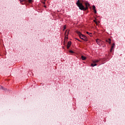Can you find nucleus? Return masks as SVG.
I'll return each mask as SVG.
<instances>
[{
    "label": "nucleus",
    "mask_w": 125,
    "mask_h": 125,
    "mask_svg": "<svg viewBox=\"0 0 125 125\" xmlns=\"http://www.w3.org/2000/svg\"><path fill=\"white\" fill-rule=\"evenodd\" d=\"M85 8H86V9H87V8H88V6H89L90 4L89 3H88V2H85Z\"/></svg>",
    "instance_id": "20e7f679"
},
{
    "label": "nucleus",
    "mask_w": 125,
    "mask_h": 125,
    "mask_svg": "<svg viewBox=\"0 0 125 125\" xmlns=\"http://www.w3.org/2000/svg\"><path fill=\"white\" fill-rule=\"evenodd\" d=\"M3 89V87H2V86H0V89Z\"/></svg>",
    "instance_id": "dca6fc26"
},
{
    "label": "nucleus",
    "mask_w": 125,
    "mask_h": 125,
    "mask_svg": "<svg viewBox=\"0 0 125 125\" xmlns=\"http://www.w3.org/2000/svg\"><path fill=\"white\" fill-rule=\"evenodd\" d=\"M69 52L70 53H74V51H72V50H69Z\"/></svg>",
    "instance_id": "4468645a"
},
{
    "label": "nucleus",
    "mask_w": 125,
    "mask_h": 125,
    "mask_svg": "<svg viewBox=\"0 0 125 125\" xmlns=\"http://www.w3.org/2000/svg\"><path fill=\"white\" fill-rule=\"evenodd\" d=\"M65 29H66V26H64V30H65Z\"/></svg>",
    "instance_id": "412c9836"
},
{
    "label": "nucleus",
    "mask_w": 125,
    "mask_h": 125,
    "mask_svg": "<svg viewBox=\"0 0 125 125\" xmlns=\"http://www.w3.org/2000/svg\"><path fill=\"white\" fill-rule=\"evenodd\" d=\"M70 31V30H66L65 33V38H66V37H68V35H69V32Z\"/></svg>",
    "instance_id": "39448f33"
},
{
    "label": "nucleus",
    "mask_w": 125,
    "mask_h": 125,
    "mask_svg": "<svg viewBox=\"0 0 125 125\" xmlns=\"http://www.w3.org/2000/svg\"><path fill=\"white\" fill-rule=\"evenodd\" d=\"M81 58L82 60H85L86 59V57L83 56H82Z\"/></svg>",
    "instance_id": "9d476101"
},
{
    "label": "nucleus",
    "mask_w": 125,
    "mask_h": 125,
    "mask_svg": "<svg viewBox=\"0 0 125 125\" xmlns=\"http://www.w3.org/2000/svg\"><path fill=\"white\" fill-rule=\"evenodd\" d=\"M32 1H33L32 0H28V2H29V3H31Z\"/></svg>",
    "instance_id": "2eb2a0df"
},
{
    "label": "nucleus",
    "mask_w": 125,
    "mask_h": 125,
    "mask_svg": "<svg viewBox=\"0 0 125 125\" xmlns=\"http://www.w3.org/2000/svg\"><path fill=\"white\" fill-rule=\"evenodd\" d=\"M94 22H95V23H96V24H97V21H96L94 20Z\"/></svg>",
    "instance_id": "f3484780"
},
{
    "label": "nucleus",
    "mask_w": 125,
    "mask_h": 125,
    "mask_svg": "<svg viewBox=\"0 0 125 125\" xmlns=\"http://www.w3.org/2000/svg\"><path fill=\"white\" fill-rule=\"evenodd\" d=\"M72 42H68L67 43V48H69L71 46V44Z\"/></svg>",
    "instance_id": "423d86ee"
},
{
    "label": "nucleus",
    "mask_w": 125,
    "mask_h": 125,
    "mask_svg": "<svg viewBox=\"0 0 125 125\" xmlns=\"http://www.w3.org/2000/svg\"><path fill=\"white\" fill-rule=\"evenodd\" d=\"M100 61V60H95L93 61V63H94L95 64L96 63H98Z\"/></svg>",
    "instance_id": "6e6552de"
},
{
    "label": "nucleus",
    "mask_w": 125,
    "mask_h": 125,
    "mask_svg": "<svg viewBox=\"0 0 125 125\" xmlns=\"http://www.w3.org/2000/svg\"><path fill=\"white\" fill-rule=\"evenodd\" d=\"M20 0V1H24V0Z\"/></svg>",
    "instance_id": "a211bd4d"
},
{
    "label": "nucleus",
    "mask_w": 125,
    "mask_h": 125,
    "mask_svg": "<svg viewBox=\"0 0 125 125\" xmlns=\"http://www.w3.org/2000/svg\"><path fill=\"white\" fill-rule=\"evenodd\" d=\"M76 4L81 10H86V8L84 7V6L83 5V3L80 2V0H78L77 1Z\"/></svg>",
    "instance_id": "f03ea898"
},
{
    "label": "nucleus",
    "mask_w": 125,
    "mask_h": 125,
    "mask_svg": "<svg viewBox=\"0 0 125 125\" xmlns=\"http://www.w3.org/2000/svg\"><path fill=\"white\" fill-rule=\"evenodd\" d=\"M86 34H87V35H89V36H90V37H91L92 36L91 33L88 32H86Z\"/></svg>",
    "instance_id": "9b49d317"
},
{
    "label": "nucleus",
    "mask_w": 125,
    "mask_h": 125,
    "mask_svg": "<svg viewBox=\"0 0 125 125\" xmlns=\"http://www.w3.org/2000/svg\"><path fill=\"white\" fill-rule=\"evenodd\" d=\"M44 7H45V8H46V5H44Z\"/></svg>",
    "instance_id": "aec40b11"
},
{
    "label": "nucleus",
    "mask_w": 125,
    "mask_h": 125,
    "mask_svg": "<svg viewBox=\"0 0 125 125\" xmlns=\"http://www.w3.org/2000/svg\"><path fill=\"white\" fill-rule=\"evenodd\" d=\"M76 40H78V39H76Z\"/></svg>",
    "instance_id": "5701e85b"
},
{
    "label": "nucleus",
    "mask_w": 125,
    "mask_h": 125,
    "mask_svg": "<svg viewBox=\"0 0 125 125\" xmlns=\"http://www.w3.org/2000/svg\"><path fill=\"white\" fill-rule=\"evenodd\" d=\"M93 10L94 11V13H97L96 7H95V5H93Z\"/></svg>",
    "instance_id": "0eeeda50"
},
{
    "label": "nucleus",
    "mask_w": 125,
    "mask_h": 125,
    "mask_svg": "<svg viewBox=\"0 0 125 125\" xmlns=\"http://www.w3.org/2000/svg\"><path fill=\"white\" fill-rule=\"evenodd\" d=\"M76 33L79 35L80 39L83 40V41H84L85 42H87V37L83 35L81 32L77 31Z\"/></svg>",
    "instance_id": "f257e3e1"
},
{
    "label": "nucleus",
    "mask_w": 125,
    "mask_h": 125,
    "mask_svg": "<svg viewBox=\"0 0 125 125\" xmlns=\"http://www.w3.org/2000/svg\"><path fill=\"white\" fill-rule=\"evenodd\" d=\"M42 3H43V4H45V1L42 2Z\"/></svg>",
    "instance_id": "6ab92c4d"
},
{
    "label": "nucleus",
    "mask_w": 125,
    "mask_h": 125,
    "mask_svg": "<svg viewBox=\"0 0 125 125\" xmlns=\"http://www.w3.org/2000/svg\"><path fill=\"white\" fill-rule=\"evenodd\" d=\"M110 43H111V39H110Z\"/></svg>",
    "instance_id": "4be33fe9"
},
{
    "label": "nucleus",
    "mask_w": 125,
    "mask_h": 125,
    "mask_svg": "<svg viewBox=\"0 0 125 125\" xmlns=\"http://www.w3.org/2000/svg\"><path fill=\"white\" fill-rule=\"evenodd\" d=\"M106 42H108V43H110V39H108V40H106Z\"/></svg>",
    "instance_id": "ddd939ff"
},
{
    "label": "nucleus",
    "mask_w": 125,
    "mask_h": 125,
    "mask_svg": "<svg viewBox=\"0 0 125 125\" xmlns=\"http://www.w3.org/2000/svg\"><path fill=\"white\" fill-rule=\"evenodd\" d=\"M96 42L99 45H101L103 43V42L99 39L96 40Z\"/></svg>",
    "instance_id": "7ed1b4c3"
},
{
    "label": "nucleus",
    "mask_w": 125,
    "mask_h": 125,
    "mask_svg": "<svg viewBox=\"0 0 125 125\" xmlns=\"http://www.w3.org/2000/svg\"><path fill=\"white\" fill-rule=\"evenodd\" d=\"M91 66H92V67H95V66H97V64H96V63H92Z\"/></svg>",
    "instance_id": "f8f14e48"
},
{
    "label": "nucleus",
    "mask_w": 125,
    "mask_h": 125,
    "mask_svg": "<svg viewBox=\"0 0 125 125\" xmlns=\"http://www.w3.org/2000/svg\"><path fill=\"white\" fill-rule=\"evenodd\" d=\"M114 47H115V44L114 43H113L111 46V49L110 50V52H112V50H113V49L114 48Z\"/></svg>",
    "instance_id": "1a4fd4ad"
}]
</instances>
